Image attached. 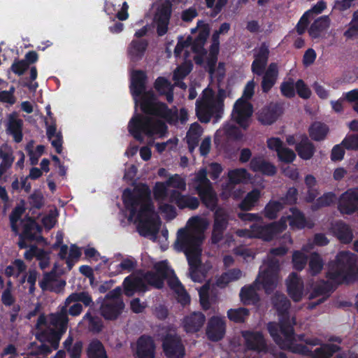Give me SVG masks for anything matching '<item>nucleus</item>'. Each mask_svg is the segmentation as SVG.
<instances>
[{
	"mask_svg": "<svg viewBox=\"0 0 358 358\" xmlns=\"http://www.w3.org/2000/svg\"><path fill=\"white\" fill-rule=\"evenodd\" d=\"M171 15V10L169 7L162 8L155 17L157 34L159 36L165 35L169 29V24Z\"/></svg>",
	"mask_w": 358,
	"mask_h": 358,
	"instance_id": "27",
	"label": "nucleus"
},
{
	"mask_svg": "<svg viewBox=\"0 0 358 358\" xmlns=\"http://www.w3.org/2000/svg\"><path fill=\"white\" fill-rule=\"evenodd\" d=\"M260 197V191L254 189L249 192L240 204V208L243 210H250L259 201Z\"/></svg>",
	"mask_w": 358,
	"mask_h": 358,
	"instance_id": "40",
	"label": "nucleus"
},
{
	"mask_svg": "<svg viewBox=\"0 0 358 358\" xmlns=\"http://www.w3.org/2000/svg\"><path fill=\"white\" fill-rule=\"evenodd\" d=\"M148 46L146 39H134L127 48L128 55L133 62L142 59Z\"/></svg>",
	"mask_w": 358,
	"mask_h": 358,
	"instance_id": "25",
	"label": "nucleus"
},
{
	"mask_svg": "<svg viewBox=\"0 0 358 358\" xmlns=\"http://www.w3.org/2000/svg\"><path fill=\"white\" fill-rule=\"evenodd\" d=\"M65 285L64 280L55 279L51 274H45L40 282L43 290H50L57 293L60 292Z\"/></svg>",
	"mask_w": 358,
	"mask_h": 358,
	"instance_id": "34",
	"label": "nucleus"
},
{
	"mask_svg": "<svg viewBox=\"0 0 358 358\" xmlns=\"http://www.w3.org/2000/svg\"><path fill=\"white\" fill-rule=\"evenodd\" d=\"M278 159L287 164L292 163L296 158L295 152L290 148L283 147L277 154Z\"/></svg>",
	"mask_w": 358,
	"mask_h": 358,
	"instance_id": "58",
	"label": "nucleus"
},
{
	"mask_svg": "<svg viewBox=\"0 0 358 358\" xmlns=\"http://www.w3.org/2000/svg\"><path fill=\"white\" fill-rule=\"evenodd\" d=\"M22 225V231L20 234V240L18 242V246H35L34 245H27L24 241H34L37 238V232H40L41 229V227L36 223V222L28 217L27 220L24 222L21 220Z\"/></svg>",
	"mask_w": 358,
	"mask_h": 358,
	"instance_id": "18",
	"label": "nucleus"
},
{
	"mask_svg": "<svg viewBox=\"0 0 358 358\" xmlns=\"http://www.w3.org/2000/svg\"><path fill=\"white\" fill-rule=\"evenodd\" d=\"M200 201L198 198L189 195H183L179 208H189L190 210H195L199 206Z\"/></svg>",
	"mask_w": 358,
	"mask_h": 358,
	"instance_id": "50",
	"label": "nucleus"
},
{
	"mask_svg": "<svg viewBox=\"0 0 358 358\" xmlns=\"http://www.w3.org/2000/svg\"><path fill=\"white\" fill-rule=\"evenodd\" d=\"M227 315L234 322H242L248 316V310L245 308H233L227 312Z\"/></svg>",
	"mask_w": 358,
	"mask_h": 358,
	"instance_id": "47",
	"label": "nucleus"
},
{
	"mask_svg": "<svg viewBox=\"0 0 358 358\" xmlns=\"http://www.w3.org/2000/svg\"><path fill=\"white\" fill-rule=\"evenodd\" d=\"M341 145L348 150H358V135L352 134L346 136L342 141Z\"/></svg>",
	"mask_w": 358,
	"mask_h": 358,
	"instance_id": "63",
	"label": "nucleus"
},
{
	"mask_svg": "<svg viewBox=\"0 0 358 358\" xmlns=\"http://www.w3.org/2000/svg\"><path fill=\"white\" fill-rule=\"evenodd\" d=\"M0 157L2 159L0 164V178L11 167L14 158L11 155L0 150Z\"/></svg>",
	"mask_w": 358,
	"mask_h": 358,
	"instance_id": "57",
	"label": "nucleus"
},
{
	"mask_svg": "<svg viewBox=\"0 0 358 358\" xmlns=\"http://www.w3.org/2000/svg\"><path fill=\"white\" fill-rule=\"evenodd\" d=\"M26 270V266L22 260L16 259L10 265L6 268L5 273L8 276L17 277L24 273Z\"/></svg>",
	"mask_w": 358,
	"mask_h": 358,
	"instance_id": "46",
	"label": "nucleus"
},
{
	"mask_svg": "<svg viewBox=\"0 0 358 358\" xmlns=\"http://www.w3.org/2000/svg\"><path fill=\"white\" fill-rule=\"evenodd\" d=\"M295 150L298 155L304 160L311 159L315 152L314 144L310 141L306 135H303L301 141L296 144Z\"/></svg>",
	"mask_w": 358,
	"mask_h": 358,
	"instance_id": "31",
	"label": "nucleus"
},
{
	"mask_svg": "<svg viewBox=\"0 0 358 358\" xmlns=\"http://www.w3.org/2000/svg\"><path fill=\"white\" fill-rule=\"evenodd\" d=\"M155 346L152 339L143 336L137 341L134 348L135 358H153Z\"/></svg>",
	"mask_w": 358,
	"mask_h": 358,
	"instance_id": "19",
	"label": "nucleus"
},
{
	"mask_svg": "<svg viewBox=\"0 0 358 358\" xmlns=\"http://www.w3.org/2000/svg\"><path fill=\"white\" fill-rule=\"evenodd\" d=\"M79 302L90 306L92 299L86 292L73 293L66 299L64 306L58 313L51 314L47 317L43 315L38 317L36 336L40 344L33 345L38 348L37 354L47 355L52 352V349L57 348L61 336L67 329V308L71 315L77 316L83 310Z\"/></svg>",
	"mask_w": 358,
	"mask_h": 358,
	"instance_id": "2",
	"label": "nucleus"
},
{
	"mask_svg": "<svg viewBox=\"0 0 358 358\" xmlns=\"http://www.w3.org/2000/svg\"><path fill=\"white\" fill-rule=\"evenodd\" d=\"M298 199V190L296 187H289L285 195L280 198V201L283 205H294L296 203Z\"/></svg>",
	"mask_w": 358,
	"mask_h": 358,
	"instance_id": "53",
	"label": "nucleus"
},
{
	"mask_svg": "<svg viewBox=\"0 0 358 358\" xmlns=\"http://www.w3.org/2000/svg\"><path fill=\"white\" fill-rule=\"evenodd\" d=\"M120 288H116L106 296L101 307V315L107 320L115 319L124 308V303L119 297Z\"/></svg>",
	"mask_w": 358,
	"mask_h": 358,
	"instance_id": "11",
	"label": "nucleus"
},
{
	"mask_svg": "<svg viewBox=\"0 0 358 358\" xmlns=\"http://www.w3.org/2000/svg\"><path fill=\"white\" fill-rule=\"evenodd\" d=\"M28 199L30 206L33 208L41 209L44 204V197L39 191H34Z\"/></svg>",
	"mask_w": 358,
	"mask_h": 358,
	"instance_id": "60",
	"label": "nucleus"
},
{
	"mask_svg": "<svg viewBox=\"0 0 358 358\" xmlns=\"http://www.w3.org/2000/svg\"><path fill=\"white\" fill-rule=\"evenodd\" d=\"M25 257L31 259L34 257L40 261L39 264L42 268H45L49 263L48 255L41 248H30L24 254Z\"/></svg>",
	"mask_w": 358,
	"mask_h": 358,
	"instance_id": "38",
	"label": "nucleus"
},
{
	"mask_svg": "<svg viewBox=\"0 0 358 358\" xmlns=\"http://www.w3.org/2000/svg\"><path fill=\"white\" fill-rule=\"evenodd\" d=\"M328 276L337 283L358 278V259L348 252L339 253L329 265Z\"/></svg>",
	"mask_w": 358,
	"mask_h": 358,
	"instance_id": "7",
	"label": "nucleus"
},
{
	"mask_svg": "<svg viewBox=\"0 0 358 358\" xmlns=\"http://www.w3.org/2000/svg\"><path fill=\"white\" fill-rule=\"evenodd\" d=\"M29 69V66L25 61L17 58L14 59L10 67V70L18 76H22Z\"/></svg>",
	"mask_w": 358,
	"mask_h": 358,
	"instance_id": "49",
	"label": "nucleus"
},
{
	"mask_svg": "<svg viewBox=\"0 0 358 358\" xmlns=\"http://www.w3.org/2000/svg\"><path fill=\"white\" fill-rule=\"evenodd\" d=\"M202 203L210 210H214L217 206V198L213 191V187H208L204 189L199 187L196 191Z\"/></svg>",
	"mask_w": 358,
	"mask_h": 358,
	"instance_id": "32",
	"label": "nucleus"
},
{
	"mask_svg": "<svg viewBox=\"0 0 358 358\" xmlns=\"http://www.w3.org/2000/svg\"><path fill=\"white\" fill-rule=\"evenodd\" d=\"M225 324L222 317H213L208 323L207 335L209 339L213 341L220 340L224 334Z\"/></svg>",
	"mask_w": 358,
	"mask_h": 358,
	"instance_id": "24",
	"label": "nucleus"
},
{
	"mask_svg": "<svg viewBox=\"0 0 358 358\" xmlns=\"http://www.w3.org/2000/svg\"><path fill=\"white\" fill-rule=\"evenodd\" d=\"M243 275L242 271L238 268H234L223 273L217 280V284L220 287H224L229 282L238 280Z\"/></svg>",
	"mask_w": 358,
	"mask_h": 358,
	"instance_id": "39",
	"label": "nucleus"
},
{
	"mask_svg": "<svg viewBox=\"0 0 358 358\" xmlns=\"http://www.w3.org/2000/svg\"><path fill=\"white\" fill-rule=\"evenodd\" d=\"M307 259V255L305 250H301L299 251H296L293 254V264L294 267L296 269L301 270L303 268Z\"/></svg>",
	"mask_w": 358,
	"mask_h": 358,
	"instance_id": "51",
	"label": "nucleus"
},
{
	"mask_svg": "<svg viewBox=\"0 0 358 358\" xmlns=\"http://www.w3.org/2000/svg\"><path fill=\"white\" fill-rule=\"evenodd\" d=\"M286 228V220L282 217L278 222L265 225L253 224L251 227V234L255 238L270 241L279 236Z\"/></svg>",
	"mask_w": 358,
	"mask_h": 358,
	"instance_id": "10",
	"label": "nucleus"
},
{
	"mask_svg": "<svg viewBox=\"0 0 358 358\" xmlns=\"http://www.w3.org/2000/svg\"><path fill=\"white\" fill-rule=\"evenodd\" d=\"M229 182L232 185L246 182L250 174L244 168L235 169L228 172Z\"/></svg>",
	"mask_w": 358,
	"mask_h": 358,
	"instance_id": "37",
	"label": "nucleus"
},
{
	"mask_svg": "<svg viewBox=\"0 0 358 358\" xmlns=\"http://www.w3.org/2000/svg\"><path fill=\"white\" fill-rule=\"evenodd\" d=\"M295 90L299 97L308 99L311 96V91L305 82L299 79L295 83Z\"/></svg>",
	"mask_w": 358,
	"mask_h": 358,
	"instance_id": "54",
	"label": "nucleus"
},
{
	"mask_svg": "<svg viewBox=\"0 0 358 358\" xmlns=\"http://www.w3.org/2000/svg\"><path fill=\"white\" fill-rule=\"evenodd\" d=\"M283 208L284 205L280 201L271 200L264 209V215L265 217L269 220H275L278 217V213Z\"/></svg>",
	"mask_w": 358,
	"mask_h": 358,
	"instance_id": "41",
	"label": "nucleus"
},
{
	"mask_svg": "<svg viewBox=\"0 0 358 358\" xmlns=\"http://www.w3.org/2000/svg\"><path fill=\"white\" fill-rule=\"evenodd\" d=\"M323 267V262L320 257L317 254H313L309 262V271L313 275L320 272Z\"/></svg>",
	"mask_w": 358,
	"mask_h": 358,
	"instance_id": "55",
	"label": "nucleus"
},
{
	"mask_svg": "<svg viewBox=\"0 0 358 358\" xmlns=\"http://www.w3.org/2000/svg\"><path fill=\"white\" fill-rule=\"evenodd\" d=\"M196 184L195 190L198 191L199 187L204 189L212 186L210 181L207 178V171L205 168L201 169L195 175L193 179Z\"/></svg>",
	"mask_w": 358,
	"mask_h": 358,
	"instance_id": "45",
	"label": "nucleus"
},
{
	"mask_svg": "<svg viewBox=\"0 0 358 358\" xmlns=\"http://www.w3.org/2000/svg\"><path fill=\"white\" fill-rule=\"evenodd\" d=\"M197 25L199 27V31L196 37L193 39L192 51L196 53H200L203 50V46L209 36L210 27L208 24L205 23L202 20H199Z\"/></svg>",
	"mask_w": 358,
	"mask_h": 358,
	"instance_id": "28",
	"label": "nucleus"
},
{
	"mask_svg": "<svg viewBox=\"0 0 358 358\" xmlns=\"http://www.w3.org/2000/svg\"><path fill=\"white\" fill-rule=\"evenodd\" d=\"M252 114V106L243 97L236 100L234 103L232 115L236 123L243 129L249 127L248 120Z\"/></svg>",
	"mask_w": 358,
	"mask_h": 358,
	"instance_id": "15",
	"label": "nucleus"
},
{
	"mask_svg": "<svg viewBox=\"0 0 358 358\" xmlns=\"http://www.w3.org/2000/svg\"><path fill=\"white\" fill-rule=\"evenodd\" d=\"M192 68L189 66L182 65L176 68L173 71V80L176 83L182 80L191 71Z\"/></svg>",
	"mask_w": 358,
	"mask_h": 358,
	"instance_id": "62",
	"label": "nucleus"
},
{
	"mask_svg": "<svg viewBox=\"0 0 358 358\" xmlns=\"http://www.w3.org/2000/svg\"><path fill=\"white\" fill-rule=\"evenodd\" d=\"M329 127L321 122H314L308 129L309 136L315 141H320L325 138L328 132Z\"/></svg>",
	"mask_w": 358,
	"mask_h": 358,
	"instance_id": "35",
	"label": "nucleus"
},
{
	"mask_svg": "<svg viewBox=\"0 0 358 358\" xmlns=\"http://www.w3.org/2000/svg\"><path fill=\"white\" fill-rule=\"evenodd\" d=\"M358 34V11L353 13L350 28L344 33L345 36L351 38Z\"/></svg>",
	"mask_w": 358,
	"mask_h": 358,
	"instance_id": "64",
	"label": "nucleus"
},
{
	"mask_svg": "<svg viewBox=\"0 0 358 358\" xmlns=\"http://www.w3.org/2000/svg\"><path fill=\"white\" fill-rule=\"evenodd\" d=\"M205 316L201 312H193L185 315L182 320V327L187 333H196L204 324Z\"/></svg>",
	"mask_w": 358,
	"mask_h": 358,
	"instance_id": "20",
	"label": "nucleus"
},
{
	"mask_svg": "<svg viewBox=\"0 0 358 358\" xmlns=\"http://www.w3.org/2000/svg\"><path fill=\"white\" fill-rule=\"evenodd\" d=\"M329 25L330 20L327 15L320 17L312 23L308 29V34L312 38H318Z\"/></svg>",
	"mask_w": 358,
	"mask_h": 358,
	"instance_id": "33",
	"label": "nucleus"
},
{
	"mask_svg": "<svg viewBox=\"0 0 358 358\" xmlns=\"http://www.w3.org/2000/svg\"><path fill=\"white\" fill-rule=\"evenodd\" d=\"M23 120L17 118V113L13 112L8 116L7 131L9 134L13 136L15 143H20L23 138L22 134Z\"/></svg>",
	"mask_w": 358,
	"mask_h": 358,
	"instance_id": "26",
	"label": "nucleus"
},
{
	"mask_svg": "<svg viewBox=\"0 0 358 358\" xmlns=\"http://www.w3.org/2000/svg\"><path fill=\"white\" fill-rule=\"evenodd\" d=\"M250 169L253 172H259L266 176H273L277 173L276 166L273 164L260 157H255L250 160Z\"/></svg>",
	"mask_w": 358,
	"mask_h": 358,
	"instance_id": "23",
	"label": "nucleus"
},
{
	"mask_svg": "<svg viewBox=\"0 0 358 358\" xmlns=\"http://www.w3.org/2000/svg\"><path fill=\"white\" fill-rule=\"evenodd\" d=\"M24 212L25 208L24 205H17L13 209L12 212L9 215L11 229L16 234L19 231L17 222L20 220L22 215L24 214Z\"/></svg>",
	"mask_w": 358,
	"mask_h": 358,
	"instance_id": "44",
	"label": "nucleus"
},
{
	"mask_svg": "<svg viewBox=\"0 0 358 358\" xmlns=\"http://www.w3.org/2000/svg\"><path fill=\"white\" fill-rule=\"evenodd\" d=\"M338 210L342 215L358 213V186L348 189L340 196Z\"/></svg>",
	"mask_w": 358,
	"mask_h": 358,
	"instance_id": "13",
	"label": "nucleus"
},
{
	"mask_svg": "<svg viewBox=\"0 0 358 358\" xmlns=\"http://www.w3.org/2000/svg\"><path fill=\"white\" fill-rule=\"evenodd\" d=\"M243 336L245 338L246 346L248 349L258 352L264 351L266 348L265 341L259 332H244Z\"/></svg>",
	"mask_w": 358,
	"mask_h": 358,
	"instance_id": "30",
	"label": "nucleus"
},
{
	"mask_svg": "<svg viewBox=\"0 0 358 358\" xmlns=\"http://www.w3.org/2000/svg\"><path fill=\"white\" fill-rule=\"evenodd\" d=\"M228 226V215L222 209L219 208L214 213V223L211 235V243H218L222 238L224 231Z\"/></svg>",
	"mask_w": 358,
	"mask_h": 358,
	"instance_id": "17",
	"label": "nucleus"
},
{
	"mask_svg": "<svg viewBox=\"0 0 358 358\" xmlns=\"http://www.w3.org/2000/svg\"><path fill=\"white\" fill-rule=\"evenodd\" d=\"M87 352L89 358H107L103 345L97 340H94L89 344Z\"/></svg>",
	"mask_w": 358,
	"mask_h": 358,
	"instance_id": "42",
	"label": "nucleus"
},
{
	"mask_svg": "<svg viewBox=\"0 0 358 358\" xmlns=\"http://www.w3.org/2000/svg\"><path fill=\"white\" fill-rule=\"evenodd\" d=\"M291 215L287 216V220L289 221V226L292 229H303L306 227L312 229L314 224L308 220L304 213L296 207H292L289 208Z\"/></svg>",
	"mask_w": 358,
	"mask_h": 358,
	"instance_id": "22",
	"label": "nucleus"
},
{
	"mask_svg": "<svg viewBox=\"0 0 358 358\" xmlns=\"http://www.w3.org/2000/svg\"><path fill=\"white\" fill-rule=\"evenodd\" d=\"M280 90L282 95L286 98L292 99L295 96V85L292 80L282 82L280 84Z\"/></svg>",
	"mask_w": 358,
	"mask_h": 358,
	"instance_id": "52",
	"label": "nucleus"
},
{
	"mask_svg": "<svg viewBox=\"0 0 358 358\" xmlns=\"http://www.w3.org/2000/svg\"><path fill=\"white\" fill-rule=\"evenodd\" d=\"M122 197L125 208L129 211L128 220L132 221L136 217L138 222V233L143 236L156 234L159 229L158 217L155 213L148 186L141 184L134 189L126 188Z\"/></svg>",
	"mask_w": 358,
	"mask_h": 358,
	"instance_id": "3",
	"label": "nucleus"
},
{
	"mask_svg": "<svg viewBox=\"0 0 358 358\" xmlns=\"http://www.w3.org/2000/svg\"><path fill=\"white\" fill-rule=\"evenodd\" d=\"M166 184L169 187H172L182 191L186 189L185 180L178 174H175L169 177L166 181Z\"/></svg>",
	"mask_w": 358,
	"mask_h": 358,
	"instance_id": "56",
	"label": "nucleus"
},
{
	"mask_svg": "<svg viewBox=\"0 0 358 358\" xmlns=\"http://www.w3.org/2000/svg\"><path fill=\"white\" fill-rule=\"evenodd\" d=\"M329 294L327 291V285L322 282L318 287L314 288L313 292L310 294V298L313 299L317 296H321V298L318 300L317 304H319L323 302L327 297Z\"/></svg>",
	"mask_w": 358,
	"mask_h": 358,
	"instance_id": "61",
	"label": "nucleus"
},
{
	"mask_svg": "<svg viewBox=\"0 0 358 358\" xmlns=\"http://www.w3.org/2000/svg\"><path fill=\"white\" fill-rule=\"evenodd\" d=\"M273 303L282 318L280 327L273 322H270L268 324V330L271 337L281 348L288 349L296 353L308 354L310 351L308 346L296 344L294 342L292 327L290 324H287V315L285 313L289 307L288 300L284 295L277 293L273 299Z\"/></svg>",
	"mask_w": 358,
	"mask_h": 358,
	"instance_id": "6",
	"label": "nucleus"
},
{
	"mask_svg": "<svg viewBox=\"0 0 358 358\" xmlns=\"http://www.w3.org/2000/svg\"><path fill=\"white\" fill-rule=\"evenodd\" d=\"M283 110L282 103L270 102L257 112V117L262 124L271 125L282 115Z\"/></svg>",
	"mask_w": 358,
	"mask_h": 358,
	"instance_id": "14",
	"label": "nucleus"
},
{
	"mask_svg": "<svg viewBox=\"0 0 358 358\" xmlns=\"http://www.w3.org/2000/svg\"><path fill=\"white\" fill-rule=\"evenodd\" d=\"M338 350V346L334 344L324 345L315 350L313 358H329Z\"/></svg>",
	"mask_w": 358,
	"mask_h": 358,
	"instance_id": "48",
	"label": "nucleus"
},
{
	"mask_svg": "<svg viewBox=\"0 0 358 358\" xmlns=\"http://www.w3.org/2000/svg\"><path fill=\"white\" fill-rule=\"evenodd\" d=\"M147 75L142 70L134 71L131 74L130 91L138 104L137 98L141 96L140 108L145 115L136 113L128 123V131L133 138L140 143L144 141L143 134L152 137L155 134L166 133L168 127L160 120H154L149 115L157 117L172 123L177 121V112H173L166 103L158 101L152 91L145 92Z\"/></svg>",
	"mask_w": 358,
	"mask_h": 358,
	"instance_id": "1",
	"label": "nucleus"
},
{
	"mask_svg": "<svg viewBox=\"0 0 358 358\" xmlns=\"http://www.w3.org/2000/svg\"><path fill=\"white\" fill-rule=\"evenodd\" d=\"M224 109L213 101V97H203L196 101V115L202 123H208L213 118L215 122L222 117Z\"/></svg>",
	"mask_w": 358,
	"mask_h": 358,
	"instance_id": "8",
	"label": "nucleus"
},
{
	"mask_svg": "<svg viewBox=\"0 0 358 358\" xmlns=\"http://www.w3.org/2000/svg\"><path fill=\"white\" fill-rule=\"evenodd\" d=\"M287 291L295 301L301 300L303 295V282L296 273H291L287 280Z\"/></svg>",
	"mask_w": 358,
	"mask_h": 358,
	"instance_id": "29",
	"label": "nucleus"
},
{
	"mask_svg": "<svg viewBox=\"0 0 358 358\" xmlns=\"http://www.w3.org/2000/svg\"><path fill=\"white\" fill-rule=\"evenodd\" d=\"M167 187L169 186L166 182H157L153 188V194L155 198L157 200L165 199L169 195Z\"/></svg>",
	"mask_w": 358,
	"mask_h": 358,
	"instance_id": "59",
	"label": "nucleus"
},
{
	"mask_svg": "<svg viewBox=\"0 0 358 358\" xmlns=\"http://www.w3.org/2000/svg\"><path fill=\"white\" fill-rule=\"evenodd\" d=\"M187 257L189 265V275L194 282H201L205 278L203 266L201 264L200 248H178Z\"/></svg>",
	"mask_w": 358,
	"mask_h": 358,
	"instance_id": "9",
	"label": "nucleus"
},
{
	"mask_svg": "<svg viewBox=\"0 0 358 358\" xmlns=\"http://www.w3.org/2000/svg\"><path fill=\"white\" fill-rule=\"evenodd\" d=\"M81 252L79 248H61L59 256L62 259L66 260V264L70 270L74 262L76 261L80 256Z\"/></svg>",
	"mask_w": 358,
	"mask_h": 358,
	"instance_id": "36",
	"label": "nucleus"
},
{
	"mask_svg": "<svg viewBox=\"0 0 358 358\" xmlns=\"http://www.w3.org/2000/svg\"><path fill=\"white\" fill-rule=\"evenodd\" d=\"M163 348L168 358H183L185 355V348L174 332H170L164 338Z\"/></svg>",
	"mask_w": 358,
	"mask_h": 358,
	"instance_id": "16",
	"label": "nucleus"
},
{
	"mask_svg": "<svg viewBox=\"0 0 358 358\" xmlns=\"http://www.w3.org/2000/svg\"><path fill=\"white\" fill-rule=\"evenodd\" d=\"M336 199V194L334 192H326L319 198L311 206L313 211L317 210L323 207L331 206Z\"/></svg>",
	"mask_w": 358,
	"mask_h": 358,
	"instance_id": "43",
	"label": "nucleus"
},
{
	"mask_svg": "<svg viewBox=\"0 0 358 358\" xmlns=\"http://www.w3.org/2000/svg\"><path fill=\"white\" fill-rule=\"evenodd\" d=\"M287 252L286 248H275L271 251V257L264 261L259 269V274L253 285L245 286L242 288L240 297L245 304L256 303L259 296L257 289L260 287L264 289L266 293L272 291L278 282V271L279 268L278 261L273 258L274 255H284Z\"/></svg>",
	"mask_w": 358,
	"mask_h": 358,
	"instance_id": "5",
	"label": "nucleus"
},
{
	"mask_svg": "<svg viewBox=\"0 0 358 358\" xmlns=\"http://www.w3.org/2000/svg\"><path fill=\"white\" fill-rule=\"evenodd\" d=\"M204 238L202 230L181 228L177 232V238L173 246H201Z\"/></svg>",
	"mask_w": 358,
	"mask_h": 358,
	"instance_id": "12",
	"label": "nucleus"
},
{
	"mask_svg": "<svg viewBox=\"0 0 358 358\" xmlns=\"http://www.w3.org/2000/svg\"><path fill=\"white\" fill-rule=\"evenodd\" d=\"M157 274L149 273L144 276L143 280L141 277L134 275L125 278L124 281V293L127 296L133 295L136 292L145 291L146 281L149 285L157 288L163 286V278L168 279V283L171 289L177 294L178 302L182 305L187 304L190 298L185 290L182 284L176 277L174 271L168 265L167 261H162L155 265Z\"/></svg>",
	"mask_w": 358,
	"mask_h": 358,
	"instance_id": "4",
	"label": "nucleus"
},
{
	"mask_svg": "<svg viewBox=\"0 0 358 358\" xmlns=\"http://www.w3.org/2000/svg\"><path fill=\"white\" fill-rule=\"evenodd\" d=\"M332 234L343 245L350 244L354 237L353 231L350 225L342 220L336 222L331 228Z\"/></svg>",
	"mask_w": 358,
	"mask_h": 358,
	"instance_id": "21",
	"label": "nucleus"
}]
</instances>
